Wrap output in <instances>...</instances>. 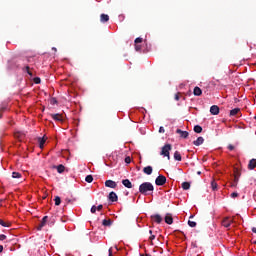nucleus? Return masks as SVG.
I'll return each mask as SVG.
<instances>
[{"instance_id": "8", "label": "nucleus", "mask_w": 256, "mask_h": 256, "mask_svg": "<svg viewBox=\"0 0 256 256\" xmlns=\"http://www.w3.org/2000/svg\"><path fill=\"white\" fill-rule=\"evenodd\" d=\"M151 221L154 223L160 224L163 221V218L159 214L151 216Z\"/></svg>"}, {"instance_id": "37", "label": "nucleus", "mask_w": 256, "mask_h": 256, "mask_svg": "<svg viewBox=\"0 0 256 256\" xmlns=\"http://www.w3.org/2000/svg\"><path fill=\"white\" fill-rule=\"evenodd\" d=\"M166 131L164 130L163 126H160V129H158V133L164 134Z\"/></svg>"}, {"instance_id": "56", "label": "nucleus", "mask_w": 256, "mask_h": 256, "mask_svg": "<svg viewBox=\"0 0 256 256\" xmlns=\"http://www.w3.org/2000/svg\"><path fill=\"white\" fill-rule=\"evenodd\" d=\"M254 119L256 120V116L254 117Z\"/></svg>"}, {"instance_id": "45", "label": "nucleus", "mask_w": 256, "mask_h": 256, "mask_svg": "<svg viewBox=\"0 0 256 256\" xmlns=\"http://www.w3.org/2000/svg\"><path fill=\"white\" fill-rule=\"evenodd\" d=\"M50 103H52V105H55L57 103L56 98H52V100H50Z\"/></svg>"}, {"instance_id": "55", "label": "nucleus", "mask_w": 256, "mask_h": 256, "mask_svg": "<svg viewBox=\"0 0 256 256\" xmlns=\"http://www.w3.org/2000/svg\"><path fill=\"white\" fill-rule=\"evenodd\" d=\"M145 256H152V255L146 254Z\"/></svg>"}, {"instance_id": "35", "label": "nucleus", "mask_w": 256, "mask_h": 256, "mask_svg": "<svg viewBox=\"0 0 256 256\" xmlns=\"http://www.w3.org/2000/svg\"><path fill=\"white\" fill-rule=\"evenodd\" d=\"M143 42V39L142 38H136L135 40H134V43H136V44H139V43H142Z\"/></svg>"}, {"instance_id": "24", "label": "nucleus", "mask_w": 256, "mask_h": 256, "mask_svg": "<svg viewBox=\"0 0 256 256\" xmlns=\"http://www.w3.org/2000/svg\"><path fill=\"white\" fill-rule=\"evenodd\" d=\"M56 169H57V173L65 172V166H63L62 164H60L59 166H56Z\"/></svg>"}, {"instance_id": "11", "label": "nucleus", "mask_w": 256, "mask_h": 256, "mask_svg": "<svg viewBox=\"0 0 256 256\" xmlns=\"http://www.w3.org/2000/svg\"><path fill=\"white\" fill-rule=\"evenodd\" d=\"M50 117H52L54 121L63 122L62 114H50Z\"/></svg>"}, {"instance_id": "44", "label": "nucleus", "mask_w": 256, "mask_h": 256, "mask_svg": "<svg viewBox=\"0 0 256 256\" xmlns=\"http://www.w3.org/2000/svg\"><path fill=\"white\" fill-rule=\"evenodd\" d=\"M135 50H136L137 52H139L140 50H142V47H141L140 45H136V46H135Z\"/></svg>"}, {"instance_id": "27", "label": "nucleus", "mask_w": 256, "mask_h": 256, "mask_svg": "<svg viewBox=\"0 0 256 256\" xmlns=\"http://www.w3.org/2000/svg\"><path fill=\"white\" fill-rule=\"evenodd\" d=\"M93 181H94V178H93L92 175H88V176L85 177V182L93 183Z\"/></svg>"}, {"instance_id": "57", "label": "nucleus", "mask_w": 256, "mask_h": 256, "mask_svg": "<svg viewBox=\"0 0 256 256\" xmlns=\"http://www.w3.org/2000/svg\"><path fill=\"white\" fill-rule=\"evenodd\" d=\"M140 256H145V255H140Z\"/></svg>"}, {"instance_id": "42", "label": "nucleus", "mask_w": 256, "mask_h": 256, "mask_svg": "<svg viewBox=\"0 0 256 256\" xmlns=\"http://www.w3.org/2000/svg\"><path fill=\"white\" fill-rule=\"evenodd\" d=\"M7 239V236L6 235H4V234H1L0 235V241H4V240H6Z\"/></svg>"}, {"instance_id": "23", "label": "nucleus", "mask_w": 256, "mask_h": 256, "mask_svg": "<svg viewBox=\"0 0 256 256\" xmlns=\"http://www.w3.org/2000/svg\"><path fill=\"white\" fill-rule=\"evenodd\" d=\"M191 188V184L189 182H184L182 183V189H184V191H188Z\"/></svg>"}, {"instance_id": "19", "label": "nucleus", "mask_w": 256, "mask_h": 256, "mask_svg": "<svg viewBox=\"0 0 256 256\" xmlns=\"http://www.w3.org/2000/svg\"><path fill=\"white\" fill-rule=\"evenodd\" d=\"M101 23H107L109 21V16L107 14H101Z\"/></svg>"}, {"instance_id": "50", "label": "nucleus", "mask_w": 256, "mask_h": 256, "mask_svg": "<svg viewBox=\"0 0 256 256\" xmlns=\"http://www.w3.org/2000/svg\"><path fill=\"white\" fill-rule=\"evenodd\" d=\"M3 245H0V253L3 252Z\"/></svg>"}, {"instance_id": "49", "label": "nucleus", "mask_w": 256, "mask_h": 256, "mask_svg": "<svg viewBox=\"0 0 256 256\" xmlns=\"http://www.w3.org/2000/svg\"><path fill=\"white\" fill-rule=\"evenodd\" d=\"M108 252H109L108 256H112V248H109Z\"/></svg>"}, {"instance_id": "36", "label": "nucleus", "mask_w": 256, "mask_h": 256, "mask_svg": "<svg viewBox=\"0 0 256 256\" xmlns=\"http://www.w3.org/2000/svg\"><path fill=\"white\" fill-rule=\"evenodd\" d=\"M175 101H180V93L175 94L174 96Z\"/></svg>"}, {"instance_id": "54", "label": "nucleus", "mask_w": 256, "mask_h": 256, "mask_svg": "<svg viewBox=\"0 0 256 256\" xmlns=\"http://www.w3.org/2000/svg\"><path fill=\"white\" fill-rule=\"evenodd\" d=\"M254 245H256V240L253 242Z\"/></svg>"}, {"instance_id": "32", "label": "nucleus", "mask_w": 256, "mask_h": 256, "mask_svg": "<svg viewBox=\"0 0 256 256\" xmlns=\"http://www.w3.org/2000/svg\"><path fill=\"white\" fill-rule=\"evenodd\" d=\"M33 82H35L36 85H39V84H41V78L40 77H35L33 79Z\"/></svg>"}, {"instance_id": "12", "label": "nucleus", "mask_w": 256, "mask_h": 256, "mask_svg": "<svg viewBox=\"0 0 256 256\" xmlns=\"http://www.w3.org/2000/svg\"><path fill=\"white\" fill-rule=\"evenodd\" d=\"M256 169V159H251L250 162H248V170L252 171Z\"/></svg>"}, {"instance_id": "46", "label": "nucleus", "mask_w": 256, "mask_h": 256, "mask_svg": "<svg viewBox=\"0 0 256 256\" xmlns=\"http://www.w3.org/2000/svg\"><path fill=\"white\" fill-rule=\"evenodd\" d=\"M155 239H156V236H155V235H151L150 238H148V240H150L151 242H152L153 240H155Z\"/></svg>"}, {"instance_id": "48", "label": "nucleus", "mask_w": 256, "mask_h": 256, "mask_svg": "<svg viewBox=\"0 0 256 256\" xmlns=\"http://www.w3.org/2000/svg\"><path fill=\"white\" fill-rule=\"evenodd\" d=\"M251 231H252V233L256 234V227H253V228L251 229Z\"/></svg>"}, {"instance_id": "9", "label": "nucleus", "mask_w": 256, "mask_h": 256, "mask_svg": "<svg viewBox=\"0 0 256 256\" xmlns=\"http://www.w3.org/2000/svg\"><path fill=\"white\" fill-rule=\"evenodd\" d=\"M176 133L179 134V136H180L182 139H187L188 136H189V133H188V132L183 131V130H181V129H177Z\"/></svg>"}, {"instance_id": "20", "label": "nucleus", "mask_w": 256, "mask_h": 256, "mask_svg": "<svg viewBox=\"0 0 256 256\" xmlns=\"http://www.w3.org/2000/svg\"><path fill=\"white\" fill-rule=\"evenodd\" d=\"M239 112V108H234L233 110H230V117H235L237 114H239Z\"/></svg>"}, {"instance_id": "39", "label": "nucleus", "mask_w": 256, "mask_h": 256, "mask_svg": "<svg viewBox=\"0 0 256 256\" xmlns=\"http://www.w3.org/2000/svg\"><path fill=\"white\" fill-rule=\"evenodd\" d=\"M231 198H237L239 196V193L233 192L231 193Z\"/></svg>"}, {"instance_id": "26", "label": "nucleus", "mask_w": 256, "mask_h": 256, "mask_svg": "<svg viewBox=\"0 0 256 256\" xmlns=\"http://www.w3.org/2000/svg\"><path fill=\"white\" fill-rule=\"evenodd\" d=\"M194 132H195L196 134H201V133H202V127L199 126V125H196V126L194 127Z\"/></svg>"}, {"instance_id": "28", "label": "nucleus", "mask_w": 256, "mask_h": 256, "mask_svg": "<svg viewBox=\"0 0 256 256\" xmlns=\"http://www.w3.org/2000/svg\"><path fill=\"white\" fill-rule=\"evenodd\" d=\"M76 198H66V203L67 204H71L73 205L74 203H76Z\"/></svg>"}, {"instance_id": "31", "label": "nucleus", "mask_w": 256, "mask_h": 256, "mask_svg": "<svg viewBox=\"0 0 256 256\" xmlns=\"http://www.w3.org/2000/svg\"><path fill=\"white\" fill-rule=\"evenodd\" d=\"M188 225H189V227H191V228L197 227V223H195V222L192 221V220H188Z\"/></svg>"}, {"instance_id": "5", "label": "nucleus", "mask_w": 256, "mask_h": 256, "mask_svg": "<svg viewBox=\"0 0 256 256\" xmlns=\"http://www.w3.org/2000/svg\"><path fill=\"white\" fill-rule=\"evenodd\" d=\"M105 187L116 189L117 188V183L115 181H112V180H106L105 181Z\"/></svg>"}, {"instance_id": "1", "label": "nucleus", "mask_w": 256, "mask_h": 256, "mask_svg": "<svg viewBox=\"0 0 256 256\" xmlns=\"http://www.w3.org/2000/svg\"><path fill=\"white\" fill-rule=\"evenodd\" d=\"M153 191H154V187H153V184L150 182H144L139 186V193H142V195H148L149 192H153Z\"/></svg>"}, {"instance_id": "18", "label": "nucleus", "mask_w": 256, "mask_h": 256, "mask_svg": "<svg viewBox=\"0 0 256 256\" xmlns=\"http://www.w3.org/2000/svg\"><path fill=\"white\" fill-rule=\"evenodd\" d=\"M201 95H202V90H201V88H200V87H195V88H194V96H196V97H201Z\"/></svg>"}, {"instance_id": "13", "label": "nucleus", "mask_w": 256, "mask_h": 256, "mask_svg": "<svg viewBox=\"0 0 256 256\" xmlns=\"http://www.w3.org/2000/svg\"><path fill=\"white\" fill-rule=\"evenodd\" d=\"M143 173L146 174L147 176L152 175L153 173V168L152 166H146L143 168Z\"/></svg>"}, {"instance_id": "53", "label": "nucleus", "mask_w": 256, "mask_h": 256, "mask_svg": "<svg viewBox=\"0 0 256 256\" xmlns=\"http://www.w3.org/2000/svg\"><path fill=\"white\" fill-rule=\"evenodd\" d=\"M198 175H201V171H198Z\"/></svg>"}, {"instance_id": "21", "label": "nucleus", "mask_w": 256, "mask_h": 256, "mask_svg": "<svg viewBox=\"0 0 256 256\" xmlns=\"http://www.w3.org/2000/svg\"><path fill=\"white\" fill-rule=\"evenodd\" d=\"M102 225H104L105 227H110L112 225V220L111 219H104L102 220Z\"/></svg>"}, {"instance_id": "22", "label": "nucleus", "mask_w": 256, "mask_h": 256, "mask_svg": "<svg viewBox=\"0 0 256 256\" xmlns=\"http://www.w3.org/2000/svg\"><path fill=\"white\" fill-rule=\"evenodd\" d=\"M174 160L175 161H181L182 160V157H181V154H180L179 151L174 152Z\"/></svg>"}, {"instance_id": "34", "label": "nucleus", "mask_w": 256, "mask_h": 256, "mask_svg": "<svg viewBox=\"0 0 256 256\" xmlns=\"http://www.w3.org/2000/svg\"><path fill=\"white\" fill-rule=\"evenodd\" d=\"M25 70H26V72L28 73V75H29L30 77L33 76L31 70H29V66H26Z\"/></svg>"}, {"instance_id": "10", "label": "nucleus", "mask_w": 256, "mask_h": 256, "mask_svg": "<svg viewBox=\"0 0 256 256\" xmlns=\"http://www.w3.org/2000/svg\"><path fill=\"white\" fill-rule=\"evenodd\" d=\"M219 107L217 105H213L212 107H210V114L216 116L219 114Z\"/></svg>"}, {"instance_id": "25", "label": "nucleus", "mask_w": 256, "mask_h": 256, "mask_svg": "<svg viewBox=\"0 0 256 256\" xmlns=\"http://www.w3.org/2000/svg\"><path fill=\"white\" fill-rule=\"evenodd\" d=\"M62 203V200L59 196L54 197V205L59 206Z\"/></svg>"}, {"instance_id": "33", "label": "nucleus", "mask_w": 256, "mask_h": 256, "mask_svg": "<svg viewBox=\"0 0 256 256\" xmlns=\"http://www.w3.org/2000/svg\"><path fill=\"white\" fill-rule=\"evenodd\" d=\"M211 186L213 191H215L218 188V184H216L215 181H212Z\"/></svg>"}, {"instance_id": "6", "label": "nucleus", "mask_w": 256, "mask_h": 256, "mask_svg": "<svg viewBox=\"0 0 256 256\" xmlns=\"http://www.w3.org/2000/svg\"><path fill=\"white\" fill-rule=\"evenodd\" d=\"M48 222V216H44L42 222L36 227L38 231H41L43 227H45L46 223Z\"/></svg>"}, {"instance_id": "7", "label": "nucleus", "mask_w": 256, "mask_h": 256, "mask_svg": "<svg viewBox=\"0 0 256 256\" xmlns=\"http://www.w3.org/2000/svg\"><path fill=\"white\" fill-rule=\"evenodd\" d=\"M108 199H109V201H111L112 203L117 202V201H118L117 193H115V192L112 191L111 193H109Z\"/></svg>"}, {"instance_id": "51", "label": "nucleus", "mask_w": 256, "mask_h": 256, "mask_svg": "<svg viewBox=\"0 0 256 256\" xmlns=\"http://www.w3.org/2000/svg\"><path fill=\"white\" fill-rule=\"evenodd\" d=\"M148 233H150V235H152L153 231H152V230H149Z\"/></svg>"}, {"instance_id": "17", "label": "nucleus", "mask_w": 256, "mask_h": 256, "mask_svg": "<svg viewBox=\"0 0 256 256\" xmlns=\"http://www.w3.org/2000/svg\"><path fill=\"white\" fill-rule=\"evenodd\" d=\"M38 142H39L40 149H43V146L45 145V142H46L45 136L39 137Z\"/></svg>"}, {"instance_id": "38", "label": "nucleus", "mask_w": 256, "mask_h": 256, "mask_svg": "<svg viewBox=\"0 0 256 256\" xmlns=\"http://www.w3.org/2000/svg\"><path fill=\"white\" fill-rule=\"evenodd\" d=\"M97 212V206H92L91 207V213L94 214Z\"/></svg>"}, {"instance_id": "47", "label": "nucleus", "mask_w": 256, "mask_h": 256, "mask_svg": "<svg viewBox=\"0 0 256 256\" xmlns=\"http://www.w3.org/2000/svg\"><path fill=\"white\" fill-rule=\"evenodd\" d=\"M102 208H103V206H102V205H99L98 207H96V209H97L98 211H101V210H102Z\"/></svg>"}, {"instance_id": "41", "label": "nucleus", "mask_w": 256, "mask_h": 256, "mask_svg": "<svg viewBox=\"0 0 256 256\" xmlns=\"http://www.w3.org/2000/svg\"><path fill=\"white\" fill-rule=\"evenodd\" d=\"M239 176H240V174H236L235 176H234V182H239Z\"/></svg>"}, {"instance_id": "3", "label": "nucleus", "mask_w": 256, "mask_h": 256, "mask_svg": "<svg viewBox=\"0 0 256 256\" xmlns=\"http://www.w3.org/2000/svg\"><path fill=\"white\" fill-rule=\"evenodd\" d=\"M167 178L166 176L160 175L156 178V185L163 186L166 184Z\"/></svg>"}, {"instance_id": "4", "label": "nucleus", "mask_w": 256, "mask_h": 256, "mask_svg": "<svg viewBox=\"0 0 256 256\" xmlns=\"http://www.w3.org/2000/svg\"><path fill=\"white\" fill-rule=\"evenodd\" d=\"M232 223H233V220L230 217L223 218V220H222V226L224 228H229L230 225H232Z\"/></svg>"}, {"instance_id": "43", "label": "nucleus", "mask_w": 256, "mask_h": 256, "mask_svg": "<svg viewBox=\"0 0 256 256\" xmlns=\"http://www.w3.org/2000/svg\"><path fill=\"white\" fill-rule=\"evenodd\" d=\"M125 163H127V164L131 163V157L127 156L125 158Z\"/></svg>"}, {"instance_id": "29", "label": "nucleus", "mask_w": 256, "mask_h": 256, "mask_svg": "<svg viewBox=\"0 0 256 256\" xmlns=\"http://www.w3.org/2000/svg\"><path fill=\"white\" fill-rule=\"evenodd\" d=\"M0 225L2 227H10L11 226V223L10 222H4V220H1L0 219Z\"/></svg>"}, {"instance_id": "15", "label": "nucleus", "mask_w": 256, "mask_h": 256, "mask_svg": "<svg viewBox=\"0 0 256 256\" xmlns=\"http://www.w3.org/2000/svg\"><path fill=\"white\" fill-rule=\"evenodd\" d=\"M204 143V138L202 136H199L198 139H196L193 144L195 146H201Z\"/></svg>"}, {"instance_id": "52", "label": "nucleus", "mask_w": 256, "mask_h": 256, "mask_svg": "<svg viewBox=\"0 0 256 256\" xmlns=\"http://www.w3.org/2000/svg\"><path fill=\"white\" fill-rule=\"evenodd\" d=\"M52 50H53L54 52H56V51H57V49H56V48H52Z\"/></svg>"}, {"instance_id": "2", "label": "nucleus", "mask_w": 256, "mask_h": 256, "mask_svg": "<svg viewBox=\"0 0 256 256\" xmlns=\"http://www.w3.org/2000/svg\"><path fill=\"white\" fill-rule=\"evenodd\" d=\"M172 149L171 144H165L163 148H161L160 155L167 157L168 160H170V151Z\"/></svg>"}, {"instance_id": "40", "label": "nucleus", "mask_w": 256, "mask_h": 256, "mask_svg": "<svg viewBox=\"0 0 256 256\" xmlns=\"http://www.w3.org/2000/svg\"><path fill=\"white\" fill-rule=\"evenodd\" d=\"M227 149H229L230 151L235 150V146H233L232 144H229V146H227Z\"/></svg>"}, {"instance_id": "30", "label": "nucleus", "mask_w": 256, "mask_h": 256, "mask_svg": "<svg viewBox=\"0 0 256 256\" xmlns=\"http://www.w3.org/2000/svg\"><path fill=\"white\" fill-rule=\"evenodd\" d=\"M21 174L20 173H18V172H12V178H14V179H18V178H21Z\"/></svg>"}, {"instance_id": "14", "label": "nucleus", "mask_w": 256, "mask_h": 256, "mask_svg": "<svg viewBox=\"0 0 256 256\" xmlns=\"http://www.w3.org/2000/svg\"><path fill=\"white\" fill-rule=\"evenodd\" d=\"M122 185L125 186L126 188L128 189H131L133 186H132V182L129 181V179H124L122 180Z\"/></svg>"}, {"instance_id": "16", "label": "nucleus", "mask_w": 256, "mask_h": 256, "mask_svg": "<svg viewBox=\"0 0 256 256\" xmlns=\"http://www.w3.org/2000/svg\"><path fill=\"white\" fill-rule=\"evenodd\" d=\"M164 220H165V223H167L168 225L173 224V216H171V214H167V216H165Z\"/></svg>"}]
</instances>
